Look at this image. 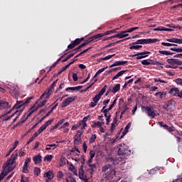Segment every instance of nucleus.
<instances>
[{
	"mask_svg": "<svg viewBox=\"0 0 182 182\" xmlns=\"http://www.w3.org/2000/svg\"><path fill=\"white\" fill-rule=\"evenodd\" d=\"M15 167L16 166H9L7 169H5L4 168V172L7 173V175L9 174V173H11V171H14V170H15Z\"/></svg>",
	"mask_w": 182,
	"mask_h": 182,
	"instance_id": "36",
	"label": "nucleus"
},
{
	"mask_svg": "<svg viewBox=\"0 0 182 182\" xmlns=\"http://www.w3.org/2000/svg\"><path fill=\"white\" fill-rule=\"evenodd\" d=\"M159 53H161V55H166V56H168V55H174V53L168 50H159Z\"/></svg>",
	"mask_w": 182,
	"mask_h": 182,
	"instance_id": "33",
	"label": "nucleus"
},
{
	"mask_svg": "<svg viewBox=\"0 0 182 182\" xmlns=\"http://www.w3.org/2000/svg\"><path fill=\"white\" fill-rule=\"evenodd\" d=\"M6 176H8V173H6V172H5V173H4V171L1 172V173H0V182H1V180H3L4 178H5V177H6Z\"/></svg>",
	"mask_w": 182,
	"mask_h": 182,
	"instance_id": "59",
	"label": "nucleus"
},
{
	"mask_svg": "<svg viewBox=\"0 0 182 182\" xmlns=\"http://www.w3.org/2000/svg\"><path fill=\"white\" fill-rule=\"evenodd\" d=\"M33 99V97H29L26 100L21 101H16V103L13 106V109H20L19 113H22L25 109L26 105H29L31 103V100Z\"/></svg>",
	"mask_w": 182,
	"mask_h": 182,
	"instance_id": "2",
	"label": "nucleus"
},
{
	"mask_svg": "<svg viewBox=\"0 0 182 182\" xmlns=\"http://www.w3.org/2000/svg\"><path fill=\"white\" fill-rule=\"evenodd\" d=\"M58 79H57L56 80H55L52 84L50 86L49 88H48V90L49 91H51L52 92V90L54 89V87L56 86V85L58 84Z\"/></svg>",
	"mask_w": 182,
	"mask_h": 182,
	"instance_id": "43",
	"label": "nucleus"
},
{
	"mask_svg": "<svg viewBox=\"0 0 182 182\" xmlns=\"http://www.w3.org/2000/svg\"><path fill=\"white\" fill-rule=\"evenodd\" d=\"M144 109L148 117H150L151 119H154V117L157 116V110L154 109V107L146 106V107H144Z\"/></svg>",
	"mask_w": 182,
	"mask_h": 182,
	"instance_id": "7",
	"label": "nucleus"
},
{
	"mask_svg": "<svg viewBox=\"0 0 182 182\" xmlns=\"http://www.w3.org/2000/svg\"><path fill=\"white\" fill-rule=\"evenodd\" d=\"M141 63L145 66H149V65H150V59L143 60L141 61Z\"/></svg>",
	"mask_w": 182,
	"mask_h": 182,
	"instance_id": "46",
	"label": "nucleus"
},
{
	"mask_svg": "<svg viewBox=\"0 0 182 182\" xmlns=\"http://www.w3.org/2000/svg\"><path fill=\"white\" fill-rule=\"evenodd\" d=\"M93 124L91 125V127H96L97 126L98 127H102L103 124H105L104 122H93Z\"/></svg>",
	"mask_w": 182,
	"mask_h": 182,
	"instance_id": "28",
	"label": "nucleus"
},
{
	"mask_svg": "<svg viewBox=\"0 0 182 182\" xmlns=\"http://www.w3.org/2000/svg\"><path fill=\"white\" fill-rule=\"evenodd\" d=\"M44 178H48V180H53L55 177V173H53V171H48L44 173Z\"/></svg>",
	"mask_w": 182,
	"mask_h": 182,
	"instance_id": "17",
	"label": "nucleus"
},
{
	"mask_svg": "<svg viewBox=\"0 0 182 182\" xmlns=\"http://www.w3.org/2000/svg\"><path fill=\"white\" fill-rule=\"evenodd\" d=\"M29 165H23L22 172L26 174L29 173V170L28 169Z\"/></svg>",
	"mask_w": 182,
	"mask_h": 182,
	"instance_id": "53",
	"label": "nucleus"
},
{
	"mask_svg": "<svg viewBox=\"0 0 182 182\" xmlns=\"http://www.w3.org/2000/svg\"><path fill=\"white\" fill-rule=\"evenodd\" d=\"M15 163H16L15 161H12L10 158L9 160H8L6 162V164L3 166V168H4V170H6L7 167H9V166H14Z\"/></svg>",
	"mask_w": 182,
	"mask_h": 182,
	"instance_id": "21",
	"label": "nucleus"
},
{
	"mask_svg": "<svg viewBox=\"0 0 182 182\" xmlns=\"http://www.w3.org/2000/svg\"><path fill=\"white\" fill-rule=\"evenodd\" d=\"M129 39H132L131 37H128L127 38H124L122 40L118 41L117 42H114V43H115V46L119 44V43H122V42H126V41H129Z\"/></svg>",
	"mask_w": 182,
	"mask_h": 182,
	"instance_id": "51",
	"label": "nucleus"
},
{
	"mask_svg": "<svg viewBox=\"0 0 182 182\" xmlns=\"http://www.w3.org/2000/svg\"><path fill=\"white\" fill-rule=\"evenodd\" d=\"M106 106H104L102 109H101V113H109L110 112V109L109 108H106Z\"/></svg>",
	"mask_w": 182,
	"mask_h": 182,
	"instance_id": "55",
	"label": "nucleus"
},
{
	"mask_svg": "<svg viewBox=\"0 0 182 182\" xmlns=\"http://www.w3.org/2000/svg\"><path fill=\"white\" fill-rule=\"evenodd\" d=\"M58 104L56 103L52 108L46 114V116H48L49 117L50 113H52V112H53V110H55V109H56V107H58Z\"/></svg>",
	"mask_w": 182,
	"mask_h": 182,
	"instance_id": "48",
	"label": "nucleus"
},
{
	"mask_svg": "<svg viewBox=\"0 0 182 182\" xmlns=\"http://www.w3.org/2000/svg\"><path fill=\"white\" fill-rule=\"evenodd\" d=\"M53 122V119H49V120L47 121L43 125H44L46 127H48V126H50V124H52Z\"/></svg>",
	"mask_w": 182,
	"mask_h": 182,
	"instance_id": "58",
	"label": "nucleus"
},
{
	"mask_svg": "<svg viewBox=\"0 0 182 182\" xmlns=\"http://www.w3.org/2000/svg\"><path fill=\"white\" fill-rule=\"evenodd\" d=\"M95 156H96V152H95L93 150H91L90 151V158L95 159Z\"/></svg>",
	"mask_w": 182,
	"mask_h": 182,
	"instance_id": "61",
	"label": "nucleus"
},
{
	"mask_svg": "<svg viewBox=\"0 0 182 182\" xmlns=\"http://www.w3.org/2000/svg\"><path fill=\"white\" fill-rule=\"evenodd\" d=\"M166 41L167 42H171L172 43L180 44V38H168Z\"/></svg>",
	"mask_w": 182,
	"mask_h": 182,
	"instance_id": "30",
	"label": "nucleus"
},
{
	"mask_svg": "<svg viewBox=\"0 0 182 182\" xmlns=\"http://www.w3.org/2000/svg\"><path fill=\"white\" fill-rule=\"evenodd\" d=\"M50 92L52 91H49V90H48L47 91H46L44 93H43L39 99L37 100L36 105H38V103H39V102H41V100H42V99H43L45 97L46 100H48V99L50 98Z\"/></svg>",
	"mask_w": 182,
	"mask_h": 182,
	"instance_id": "13",
	"label": "nucleus"
},
{
	"mask_svg": "<svg viewBox=\"0 0 182 182\" xmlns=\"http://www.w3.org/2000/svg\"><path fill=\"white\" fill-rule=\"evenodd\" d=\"M112 90V93H117V92L120 90V84H117Z\"/></svg>",
	"mask_w": 182,
	"mask_h": 182,
	"instance_id": "37",
	"label": "nucleus"
},
{
	"mask_svg": "<svg viewBox=\"0 0 182 182\" xmlns=\"http://www.w3.org/2000/svg\"><path fill=\"white\" fill-rule=\"evenodd\" d=\"M96 134L92 135L89 140V142L92 144V143H95L96 141Z\"/></svg>",
	"mask_w": 182,
	"mask_h": 182,
	"instance_id": "49",
	"label": "nucleus"
},
{
	"mask_svg": "<svg viewBox=\"0 0 182 182\" xmlns=\"http://www.w3.org/2000/svg\"><path fill=\"white\" fill-rule=\"evenodd\" d=\"M76 60H73L69 64L66 65L65 66L63 67L62 69L58 73V75H61L63 72H65L68 68H69L71 65H73L75 63Z\"/></svg>",
	"mask_w": 182,
	"mask_h": 182,
	"instance_id": "20",
	"label": "nucleus"
},
{
	"mask_svg": "<svg viewBox=\"0 0 182 182\" xmlns=\"http://www.w3.org/2000/svg\"><path fill=\"white\" fill-rule=\"evenodd\" d=\"M140 48H143V46L133 45L129 47V49H131V50L135 49L136 50H137L140 49Z\"/></svg>",
	"mask_w": 182,
	"mask_h": 182,
	"instance_id": "50",
	"label": "nucleus"
},
{
	"mask_svg": "<svg viewBox=\"0 0 182 182\" xmlns=\"http://www.w3.org/2000/svg\"><path fill=\"white\" fill-rule=\"evenodd\" d=\"M118 30L119 28H116V29L106 31L105 33H104V36H106V35H110V33H116V31Z\"/></svg>",
	"mask_w": 182,
	"mask_h": 182,
	"instance_id": "45",
	"label": "nucleus"
},
{
	"mask_svg": "<svg viewBox=\"0 0 182 182\" xmlns=\"http://www.w3.org/2000/svg\"><path fill=\"white\" fill-rule=\"evenodd\" d=\"M89 168L88 171L90 173V174H93V171H95V168L97 167V165L96 164H88Z\"/></svg>",
	"mask_w": 182,
	"mask_h": 182,
	"instance_id": "23",
	"label": "nucleus"
},
{
	"mask_svg": "<svg viewBox=\"0 0 182 182\" xmlns=\"http://www.w3.org/2000/svg\"><path fill=\"white\" fill-rule=\"evenodd\" d=\"M44 130H46V127L43 124L38 130V134H41V133H42V132H43Z\"/></svg>",
	"mask_w": 182,
	"mask_h": 182,
	"instance_id": "54",
	"label": "nucleus"
},
{
	"mask_svg": "<svg viewBox=\"0 0 182 182\" xmlns=\"http://www.w3.org/2000/svg\"><path fill=\"white\" fill-rule=\"evenodd\" d=\"M127 61H115L109 68H114V66H122V65H126Z\"/></svg>",
	"mask_w": 182,
	"mask_h": 182,
	"instance_id": "22",
	"label": "nucleus"
},
{
	"mask_svg": "<svg viewBox=\"0 0 182 182\" xmlns=\"http://www.w3.org/2000/svg\"><path fill=\"white\" fill-rule=\"evenodd\" d=\"M168 65H166V68L171 69H177L178 66L182 65V60L177 58H168L166 60Z\"/></svg>",
	"mask_w": 182,
	"mask_h": 182,
	"instance_id": "3",
	"label": "nucleus"
},
{
	"mask_svg": "<svg viewBox=\"0 0 182 182\" xmlns=\"http://www.w3.org/2000/svg\"><path fill=\"white\" fill-rule=\"evenodd\" d=\"M82 134H83V132H80V131H77V134H75V136H74V140H73V143L74 144H80V143H82Z\"/></svg>",
	"mask_w": 182,
	"mask_h": 182,
	"instance_id": "11",
	"label": "nucleus"
},
{
	"mask_svg": "<svg viewBox=\"0 0 182 182\" xmlns=\"http://www.w3.org/2000/svg\"><path fill=\"white\" fill-rule=\"evenodd\" d=\"M106 89H107V85H105L102 90L100 91V92L98 93V95L100 96H103V95H105V93L106 92Z\"/></svg>",
	"mask_w": 182,
	"mask_h": 182,
	"instance_id": "42",
	"label": "nucleus"
},
{
	"mask_svg": "<svg viewBox=\"0 0 182 182\" xmlns=\"http://www.w3.org/2000/svg\"><path fill=\"white\" fill-rule=\"evenodd\" d=\"M156 173H157V169L156 168H152L149 171V174H150V176H154Z\"/></svg>",
	"mask_w": 182,
	"mask_h": 182,
	"instance_id": "56",
	"label": "nucleus"
},
{
	"mask_svg": "<svg viewBox=\"0 0 182 182\" xmlns=\"http://www.w3.org/2000/svg\"><path fill=\"white\" fill-rule=\"evenodd\" d=\"M102 171L107 175V177H110L111 176H114V174H116V171H114L113 166H112V164H110L102 166Z\"/></svg>",
	"mask_w": 182,
	"mask_h": 182,
	"instance_id": "5",
	"label": "nucleus"
},
{
	"mask_svg": "<svg viewBox=\"0 0 182 182\" xmlns=\"http://www.w3.org/2000/svg\"><path fill=\"white\" fill-rule=\"evenodd\" d=\"M113 56H116V54L109 55L104 58H100L99 62H102V60H109V59H112Z\"/></svg>",
	"mask_w": 182,
	"mask_h": 182,
	"instance_id": "31",
	"label": "nucleus"
},
{
	"mask_svg": "<svg viewBox=\"0 0 182 182\" xmlns=\"http://www.w3.org/2000/svg\"><path fill=\"white\" fill-rule=\"evenodd\" d=\"M33 161L35 164H41L42 163V156L41 154H37L33 157Z\"/></svg>",
	"mask_w": 182,
	"mask_h": 182,
	"instance_id": "18",
	"label": "nucleus"
},
{
	"mask_svg": "<svg viewBox=\"0 0 182 182\" xmlns=\"http://www.w3.org/2000/svg\"><path fill=\"white\" fill-rule=\"evenodd\" d=\"M117 126V117H115L113 119V122L111 124L110 131L113 132V130H114V127Z\"/></svg>",
	"mask_w": 182,
	"mask_h": 182,
	"instance_id": "25",
	"label": "nucleus"
},
{
	"mask_svg": "<svg viewBox=\"0 0 182 182\" xmlns=\"http://www.w3.org/2000/svg\"><path fill=\"white\" fill-rule=\"evenodd\" d=\"M80 45V40L79 38H76L75 41H72L70 44L68 46V49L72 50L76 48V46Z\"/></svg>",
	"mask_w": 182,
	"mask_h": 182,
	"instance_id": "15",
	"label": "nucleus"
},
{
	"mask_svg": "<svg viewBox=\"0 0 182 182\" xmlns=\"http://www.w3.org/2000/svg\"><path fill=\"white\" fill-rule=\"evenodd\" d=\"M118 154L116 155L115 159L108 158L107 163H112L114 166L119 164V161L124 160L127 156L132 154V151L129 150V146L124 144L118 145Z\"/></svg>",
	"mask_w": 182,
	"mask_h": 182,
	"instance_id": "1",
	"label": "nucleus"
},
{
	"mask_svg": "<svg viewBox=\"0 0 182 182\" xmlns=\"http://www.w3.org/2000/svg\"><path fill=\"white\" fill-rule=\"evenodd\" d=\"M137 29H139V27H132L128 28L126 31H121L118 34L114 35L112 38H118L119 39H123V38L129 36V33H131V32H134V31H137Z\"/></svg>",
	"mask_w": 182,
	"mask_h": 182,
	"instance_id": "4",
	"label": "nucleus"
},
{
	"mask_svg": "<svg viewBox=\"0 0 182 182\" xmlns=\"http://www.w3.org/2000/svg\"><path fill=\"white\" fill-rule=\"evenodd\" d=\"M76 96L69 97L67 99H65L61 104V107H67V106H69L70 103L75 102L76 100Z\"/></svg>",
	"mask_w": 182,
	"mask_h": 182,
	"instance_id": "10",
	"label": "nucleus"
},
{
	"mask_svg": "<svg viewBox=\"0 0 182 182\" xmlns=\"http://www.w3.org/2000/svg\"><path fill=\"white\" fill-rule=\"evenodd\" d=\"M154 96L159 99V100H164L166 96H167V92L166 91H159L156 92L154 94Z\"/></svg>",
	"mask_w": 182,
	"mask_h": 182,
	"instance_id": "14",
	"label": "nucleus"
},
{
	"mask_svg": "<svg viewBox=\"0 0 182 182\" xmlns=\"http://www.w3.org/2000/svg\"><path fill=\"white\" fill-rule=\"evenodd\" d=\"M164 129L169 132H174L176 130V128L174 127H169L167 124L164 125Z\"/></svg>",
	"mask_w": 182,
	"mask_h": 182,
	"instance_id": "32",
	"label": "nucleus"
},
{
	"mask_svg": "<svg viewBox=\"0 0 182 182\" xmlns=\"http://www.w3.org/2000/svg\"><path fill=\"white\" fill-rule=\"evenodd\" d=\"M70 151L71 156H80L79 153H78V154L76 153V152L75 151V149H72L71 150H70Z\"/></svg>",
	"mask_w": 182,
	"mask_h": 182,
	"instance_id": "62",
	"label": "nucleus"
},
{
	"mask_svg": "<svg viewBox=\"0 0 182 182\" xmlns=\"http://www.w3.org/2000/svg\"><path fill=\"white\" fill-rule=\"evenodd\" d=\"M176 83L177 85H179L180 86H182V79L181 78H177L176 80H175Z\"/></svg>",
	"mask_w": 182,
	"mask_h": 182,
	"instance_id": "64",
	"label": "nucleus"
},
{
	"mask_svg": "<svg viewBox=\"0 0 182 182\" xmlns=\"http://www.w3.org/2000/svg\"><path fill=\"white\" fill-rule=\"evenodd\" d=\"M34 174L38 177L41 174V169L38 167L34 168Z\"/></svg>",
	"mask_w": 182,
	"mask_h": 182,
	"instance_id": "52",
	"label": "nucleus"
},
{
	"mask_svg": "<svg viewBox=\"0 0 182 182\" xmlns=\"http://www.w3.org/2000/svg\"><path fill=\"white\" fill-rule=\"evenodd\" d=\"M21 182H29V178L26 177L25 179L23 178V175L21 176Z\"/></svg>",
	"mask_w": 182,
	"mask_h": 182,
	"instance_id": "63",
	"label": "nucleus"
},
{
	"mask_svg": "<svg viewBox=\"0 0 182 182\" xmlns=\"http://www.w3.org/2000/svg\"><path fill=\"white\" fill-rule=\"evenodd\" d=\"M178 92H180V90L178 88H171L169 91L170 95H173V96H177Z\"/></svg>",
	"mask_w": 182,
	"mask_h": 182,
	"instance_id": "26",
	"label": "nucleus"
},
{
	"mask_svg": "<svg viewBox=\"0 0 182 182\" xmlns=\"http://www.w3.org/2000/svg\"><path fill=\"white\" fill-rule=\"evenodd\" d=\"M80 160H81L82 166L79 168V171H78L79 177H80V180H83V181L87 182V181H89V179L87 178V176H86V175H85V171H83V166H85V156H81Z\"/></svg>",
	"mask_w": 182,
	"mask_h": 182,
	"instance_id": "6",
	"label": "nucleus"
},
{
	"mask_svg": "<svg viewBox=\"0 0 182 182\" xmlns=\"http://www.w3.org/2000/svg\"><path fill=\"white\" fill-rule=\"evenodd\" d=\"M46 103H48V100H44L41 102L38 103L36 107H38V109H39L41 107H43V106H45L46 105Z\"/></svg>",
	"mask_w": 182,
	"mask_h": 182,
	"instance_id": "39",
	"label": "nucleus"
},
{
	"mask_svg": "<svg viewBox=\"0 0 182 182\" xmlns=\"http://www.w3.org/2000/svg\"><path fill=\"white\" fill-rule=\"evenodd\" d=\"M96 82H97V79L94 80V81H91V85H90L87 88L82 90L81 92H87L90 89V87H92V86H93L95 83H96Z\"/></svg>",
	"mask_w": 182,
	"mask_h": 182,
	"instance_id": "34",
	"label": "nucleus"
},
{
	"mask_svg": "<svg viewBox=\"0 0 182 182\" xmlns=\"http://www.w3.org/2000/svg\"><path fill=\"white\" fill-rule=\"evenodd\" d=\"M18 157V151H15L12 155L11 156L10 159L11 160H12L13 161H15L16 160Z\"/></svg>",
	"mask_w": 182,
	"mask_h": 182,
	"instance_id": "38",
	"label": "nucleus"
},
{
	"mask_svg": "<svg viewBox=\"0 0 182 182\" xmlns=\"http://www.w3.org/2000/svg\"><path fill=\"white\" fill-rule=\"evenodd\" d=\"M53 159V155H46L45 157H44V161H52V160Z\"/></svg>",
	"mask_w": 182,
	"mask_h": 182,
	"instance_id": "40",
	"label": "nucleus"
},
{
	"mask_svg": "<svg viewBox=\"0 0 182 182\" xmlns=\"http://www.w3.org/2000/svg\"><path fill=\"white\" fill-rule=\"evenodd\" d=\"M100 99H102V97L100 96L99 94H97L93 98V102H95V103H97V102H99L100 100Z\"/></svg>",
	"mask_w": 182,
	"mask_h": 182,
	"instance_id": "47",
	"label": "nucleus"
},
{
	"mask_svg": "<svg viewBox=\"0 0 182 182\" xmlns=\"http://www.w3.org/2000/svg\"><path fill=\"white\" fill-rule=\"evenodd\" d=\"M175 105L176 102H174L173 100H170L165 103V105L163 106V109L166 110V112H173L175 109Z\"/></svg>",
	"mask_w": 182,
	"mask_h": 182,
	"instance_id": "9",
	"label": "nucleus"
},
{
	"mask_svg": "<svg viewBox=\"0 0 182 182\" xmlns=\"http://www.w3.org/2000/svg\"><path fill=\"white\" fill-rule=\"evenodd\" d=\"M106 69H107V67L105 68H102L101 69H100L94 75V77H92V79L90 80V82H95V79H97L96 77H97V76H99V75H100V73H103V72H105V70H106Z\"/></svg>",
	"mask_w": 182,
	"mask_h": 182,
	"instance_id": "19",
	"label": "nucleus"
},
{
	"mask_svg": "<svg viewBox=\"0 0 182 182\" xmlns=\"http://www.w3.org/2000/svg\"><path fill=\"white\" fill-rule=\"evenodd\" d=\"M105 36V33H98L92 36V39L96 41V39H99L100 38H103Z\"/></svg>",
	"mask_w": 182,
	"mask_h": 182,
	"instance_id": "41",
	"label": "nucleus"
},
{
	"mask_svg": "<svg viewBox=\"0 0 182 182\" xmlns=\"http://www.w3.org/2000/svg\"><path fill=\"white\" fill-rule=\"evenodd\" d=\"M36 110H38V107H31L30 109V111H28L29 112L28 113L27 116L26 117V119H29V117H31V116H32V114H33V113H35V112H36Z\"/></svg>",
	"mask_w": 182,
	"mask_h": 182,
	"instance_id": "24",
	"label": "nucleus"
},
{
	"mask_svg": "<svg viewBox=\"0 0 182 182\" xmlns=\"http://www.w3.org/2000/svg\"><path fill=\"white\" fill-rule=\"evenodd\" d=\"M170 50H173V52H178L180 53L182 52V48H170Z\"/></svg>",
	"mask_w": 182,
	"mask_h": 182,
	"instance_id": "60",
	"label": "nucleus"
},
{
	"mask_svg": "<svg viewBox=\"0 0 182 182\" xmlns=\"http://www.w3.org/2000/svg\"><path fill=\"white\" fill-rule=\"evenodd\" d=\"M132 127V122H129L128 124L125 127L124 131L123 132V136L126 135L129 132V129Z\"/></svg>",
	"mask_w": 182,
	"mask_h": 182,
	"instance_id": "35",
	"label": "nucleus"
},
{
	"mask_svg": "<svg viewBox=\"0 0 182 182\" xmlns=\"http://www.w3.org/2000/svg\"><path fill=\"white\" fill-rule=\"evenodd\" d=\"M150 65H164L163 63H160L159 61H154V60L149 59Z\"/></svg>",
	"mask_w": 182,
	"mask_h": 182,
	"instance_id": "44",
	"label": "nucleus"
},
{
	"mask_svg": "<svg viewBox=\"0 0 182 182\" xmlns=\"http://www.w3.org/2000/svg\"><path fill=\"white\" fill-rule=\"evenodd\" d=\"M38 136H39V134H38V132H35L33 134V135L32 136V137L29 139V140L28 141L26 144H31V143H32V141L33 140H35V139H36V137H38Z\"/></svg>",
	"mask_w": 182,
	"mask_h": 182,
	"instance_id": "27",
	"label": "nucleus"
},
{
	"mask_svg": "<svg viewBox=\"0 0 182 182\" xmlns=\"http://www.w3.org/2000/svg\"><path fill=\"white\" fill-rule=\"evenodd\" d=\"M159 42V39L156 38H148V39H139L136 42L132 43V45H147L149 43H156Z\"/></svg>",
	"mask_w": 182,
	"mask_h": 182,
	"instance_id": "8",
	"label": "nucleus"
},
{
	"mask_svg": "<svg viewBox=\"0 0 182 182\" xmlns=\"http://www.w3.org/2000/svg\"><path fill=\"white\" fill-rule=\"evenodd\" d=\"M154 80L155 83L157 82H160L161 83H167L166 81H165L164 80H161L160 77L154 78Z\"/></svg>",
	"mask_w": 182,
	"mask_h": 182,
	"instance_id": "57",
	"label": "nucleus"
},
{
	"mask_svg": "<svg viewBox=\"0 0 182 182\" xmlns=\"http://www.w3.org/2000/svg\"><path fill=\"white\" fill-rule=\"evenodd\" d=\"M65 177V174H63V172L62 171H58L57 173V180L58 181H62V178Z\"/></svg>",
	"mask_w": 182,
	"mask_h": 182,
	"instance_id": "29",
	"label": "nucleus"
},
{
	"mask_svg": "<svg viewBox=\"0 0 182 182\" xmlns=\"http://www.w3.org/2000/svg\"><path fill=\"white\" fill-rule=\"evenodd\" d=\"M150 51H144V52H141V53H138L136 54H134L132 55V58H135V56H137L136 58V59H137V60H140V59H144V58H147V55H149Z\"/></svg>",
	"mask_w": 182,
	"mask_h": 182,
	"instance_id": "12",
	"label": "nucleus"
},
{
	"mask_svg": "<svg viewBox=\"0 0 182 182\" xmlns=\"http://www.w3.org/2000/svg\"><path fill=\"white\" fill-rule=\"evenodd\" d=\"M9 93L11 95V96H13V97H15V99H18L19 97L18 90L15 87L11 88Z\"/></svg>",
	"mask_w": 182,
	"mask_h": 182,
	"instance_id": "16",
	"label": "nucleus"
}]
</instances>
